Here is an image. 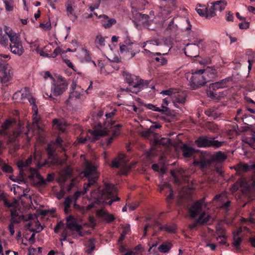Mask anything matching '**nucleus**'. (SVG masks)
<instances>
[{
  "label": "nucleus",
  "mask_w": 255,
  "mask_h": 255,
  "mask_svg": "<svg viewBox=\"0 0 255 255\" xmlns=\"http://www.w3.org/2000/svg\"><path fill=\"white\" fill-rule=\"evenodd\" d=\"M116 112L117 110L115 109L111 112L106 113V118L104 119L103 125L99 124L95 127L93 130H89L87 136L85 138H79V141L84 143L88 138L93 141L98 139L100 136L106 135L110 132H112L113 137L119 136L122 125L118 124L115 126H112L114 123L113 118L116 115Z\"/></svg>",
  "instance_id": "nucleus-1"
},
{
  "label": "nucleus",
  "mask_w": 255,
  "mask_h": 255,
  "mask_svg": "<svg viewBox=\"0 0 255 255\" xmlns=\"http://www.w3.org/2000/svg\"><path fill=\"white\" fill-rule=\"evenodd\" d=\"M33 157L30 156L25 161L19 160L17 162V166L19 169V174L17 177H11L10 179L21 184L24 182V178L27 177L33 181V183L37 187H42L46 184V181L38 172L35 168H30L28 166L31 163Z\"/></svg>",
  "instance_id": "nucleus-2"
},
{
  "label": "nucleus",
  "mask_w": 255,
  "mask_h": 255,
  "mask_svg": "<svg viewBox=\"0 0 255 255\" xmlns=\"http://www.w3.org/2000/svg\"><path fill=\"white\" fill-rule=\"evenodd\" d=\"M96 188L91 191L90 198V200H93L95 203H103L105 200L113 198L106 203L107 204L111 205L114 202L120 200V198L114 196V194L117 192V189L113 184L106 183L105 184L103 189H100L98 186H96Z\"/></svg>",
  "instance_id": "nucleus-3"
},
{
  "label": "nucleus",
  "mask_w": 255,
  "mask_h": 255,
  "mask_svg": "<svg viewBox=\"0 0 255 255\" xmlns=\"http://www.w3.org/2000/svg\"><path fill=\"white\" fill-rule=\"evenodd\" d=\"M84 175L89 180L87 184H85L83 191H78L75 193L73 198L76 201L81 195L85 194L88 190L92 188V191L96 188V184L95 179L99 177V173L97 171V166L93 164L91 162L87 161L85 164V168L84 170Z\"/></svg>",
  "instance_id": "nucleus-4"
},
{
  "label": "nucleus",
  "mask_w": 255,
  "mask_h": 255,
  "mask_svg": "<svg viewBox=\"0 0 255 255\" xmlns=\"http://www.w3.org/2000/svg\"><path fill=\"white\" fill-rule=\"evenodd\" d=\"M3 30L8 36L10 41L9 47L10 51L15 55L21 56L24 52V48L19 34L6 25L4 26Z\"/></svg>",
  "instance_id": "nucleus-5"
},
{
  "label": "nucleus",
  "mask_w": 255,
  "mask_h": 255,
  "mask_svg": "<svg viewBox=\"0 0 255 255\" xmlns=\"http://www.w3.org/2000/svg\"><path fill=\"white\" fill-rule=\"evenodd\" d=\"M123 76L126 81L129 84L126 90L133 93H137L141 89L147 87L148 83L143 80L139 79L135 75L124 72Z\"/></svg>",
  "instance_id": "nucleus-6"
},
{
  "label": "nucleus",
  "mask_w": 255,
  "mask_h": 255,
  "mask_svg": "<svg viewBox=\"0 0 255 255\" xmlns=\"http://www.w3.org/2000/svg\"><path fill=\"white\" fill-rule=\"evenodd\" d=\"M82 226L78 224L75 220H72L71 216L67 217L66 226L62 233V237L60 240L61 245H63L62 242L66 240L68 236H74L75 237L82 236Z\"/></svg>",
  "instance_id": "nucleus-7"
},
{
  "label": "nucleus",
  "mask_w": 255,
  "mask_h": 255,
  "mask_svg": "<svg viewBox=\"0 0 255 255\" xmlns=\"http://www.w3.org/2000/svg\"><path fill=\"white\" fill-rule=\"evenodd\" d=\"M187 79L189 81L190 86L194 89L204 85L210 79H207L204 74V70L201 69L191 74H186Z\"/></svg>",
  "instance_id": "nucleus-8"
},
{
  "label": "nucleus",
  "mask_w": 255,
  "mask_h": 255,
  "mask_svg": "<svg viewBox=\"0 0 255 255\" xmlns=\"http://www.w3.org/2000/svg\"><path fill=\"white\" fill-rule=\"evenodd\" d=\"M160 93L163 96H170L173 105L177 108L179 107V105H182L185 103L186 94L182 91L170 88L161 91Z\"/></svg>",
  "instance_id": "nucleus-9"
},
{
  "label": "nucleus",
  "mask_w": 255,
  "mask_h": 255,
  "mask_svg": "<svg viewBox=\"0 0 255 255\" xmlns=\"http://www.w3.org/2000/svg\"><path fill=\"white\" fill-rule=\"evenodd\" d=\"M4 205L8 207L11 208L10 209L11 219L10 223L15 224L19 223L24 219V216L18 209V203L17 201H14L12 203H9L7 201H4Z\"/></svg>",
  "instance_id": "nucleus-10"
},
{
  "label": "nucleus",
  "mask_w": 255,
  "mask_h": 255,
  "mask_svg": "<svg viewBox=\"0 0 255 255\" xmlns=\"http://www.w3.org/2000/svg\"><path fill=\"white\" fill-rule=\"evenodd\" d=\"M128 161V159L124 154H120L118 158L112 161L111 166L121 168L120 174L127 175L131 168L127 164Z\"/></svg>",
  "instance_id": "nucleus-11"
},
{
  "label": "nucleus",
  "mask_w": 255,
  "mask_h": 255,
  "mask_svg": "<svg viewBox=\"0 0 255 255\" xmlns=\"http://www.w3.org/2000/svg\"><path fill=\"white\" fill-rule=\"evenodd\" d=\"M203 40H197L194 43L187 44L184 51L185 54L190 57H196L199 55V48L203 47Z\"/></svg>",
  "instance_id": "nucleus-12"
},
{
  "label": "nucleus",
  "mask_w": 255,
  "mask_h": 255,
  "mask_svg": "<svg viewBox=\"0 0 255 255\" xmlns=\"http://www.w3.org/2000/svg\"><path fill=\"white\" fill-rule=\"evenodd\" d=\"M68 88V84L62 78H60L57 81L53 80L51 87V91L54 96L61 95Z\"/></svg>",
  "instance_id": "nucleus-13"
},
{
  "label": "nucleus",
  "mask_w": 255,
  "mask_h": 255,
  "mask_svg": "<svg viewBox=\"0 0 255 255\" xmlns=\"http://www.w3.org/2000/svg\"><path fill=\"white\" fill-rule=\"evenodd\" d=\"M64 144V141L60 137L58 136L53 145L52 143L48 145L46 151L49 161L52 163H55L57 161V158L54 154L55 147L54 146H59L62 148V150H64V148L63 147Z\"/></svg>",
  "instance_id": "nucleus-14"
},
{
  "label": "nucleus",
  "mask_w": 255,
  "mask_h": 255,
  "mask_svg": "<svg viewBox=\"0 0 255 255\" xmlns=\"http://www.w3.org/2000/svg\"><path fill=\"white\" fill-rule=\"evenodd\" d=\"M12 76L11 67L6 61L0 58V79L2 83H6L9 81Z\"/></svg>",
  "instance_id": "nucleus-15"
},
{
  "label": "nucleus",
  "mask_w": 255,
  "mask_h": 255,
  "mask_svg": "<svg viewBox=\"0 0 255 255\" xmlns=\"http://www.w3.org/2000/svg\"><path fill=\"white\" fill-rule=\"evenodd\" d=\"M28 100L31 105L32 106V112H33V123L32 127L34 128V132L36 131L39 133L43 131L42 128L40 127L38 124L39 117L37 115L38 108L35 104V99L32 97L30 96L28 99Z\"/></svg>",
  "instance_id": "nucleus-16"
},
{
  "label": "nucleus",
  "mask_w": 255,
  "mask_h": 255,
  "mask_svg": "<svg viewBox=\"0 0 255 255\" xmlns=\"http://www.w3.org/2000/svg\"><path fill=\"white\" fill-rule=\"evenodd\" d=\"M84 93L83 89L77 85L76 81H73L70 87V93L68 100L67 104H70L74 99H80Z\"/></svg>",
  "instance_id": "nucleus-17"
},
{
  "label": "nucleus",
  "mask_w": 255,
  "mask_h": 255,
  "mask_svg": "<svg viewBox=\"0 0 255 255\" xmlns=\"http://www.w3.org/2000/svg\"><path fill=\"white\" fill-rule=\"evenodd\" d=\"M255 186V181L251 180L249 181L247 179H240L233 185L231 190L232 192H235L241 188L243 189H249L252 187Z\"/></svg>",
  "instance_id": "nucleus-18"
},
{
  "label": "nucleus",
  "mask_w": 255,
  "mask_h": 255,
  "mask_svg": "<svg viewBox=\"0 0 255 255\" xmlns=\"http://www.w3.org/2000/svg\"><path fill=\"white\" fill-rule=\"evenodd\" d=\"M172 176L174 178L175 182L177 184H180L183 182L187 180L188 175L186 172L181 168L171 171Z\"/></svg>",
  "instance_id": "nucleus-19"
},
{
  "label": "nucleus",
  "mask_w": 255,
  "mask_h": 255,
  "mask_svg": "<svg viewBox=\"0 0 255 255\" xmlns=\"http://www.w3.org/2000/svg\"><path fill=\"white\" fill-rule=\"evenodd\" d=\"M204 205V200H199L195 202L189 210L190 217L192 218L196 217L202 211Z\"/></svg>",
  "instance_id": "nucleus-20"
},
{
  "label": "nucleus",
  "mask_w": 255,
  "mask_h": 255,
  "mask_svg": "<svg viewBox=\"0 0 255 255\" xmlns=\"http://www.w3.org/2000/svg\"><path fill=\"white\" fill-rule=\"evenodd\" d=\"M72 170L70 167H67L65 169L61 171L57 179L58 182L61 186H63L65 182L71 177Z\"/></svg>",
  "instance_id": "nucleus-21"
},
{
  "label": "nucleus",
  "mask_w": 255,
  "mask_h": 255,
  "mask_svg": "<svg viewBox=\"0 0 255 255\" xmlns=\"http://www.w3.org/2000/svg\"><path fill=\"white\" fill-rule=\"evenodd\" d=\"M97 215L106 221L108 223H111L115 219L113 214H109L108 212L104 209H100L97 211Z\"/></svg>",
  "instance_id": "nucleus-22"
},
{
  "label": "nucleus",
  "mask_w": 255,
  "mask_h": 255,
  "mask_svg": "<svg viewBox=\"0 0 255 255\" xmlns=\"http://www.w3.org/2000/svg\"><path fill=\"white\" fill-rule=\"evenodd\" d=\"M210 158L212 162L222 163L227 159V156L224 152L219 151L212 154Z\"/></svg>",
  "instance_id": "nucleus-23"
},
{
  "label": "nucleus",
  "mask_w": 255,
  "mask_h": 255,
  "mask_svg": "<svg viewBox=\"0 0 255 255\" xmlns=\"http://www.w3.org/2000/svg\"><path fill=\"white\" fill-rule=\"evenodd\" d=\"M66 7L67 15L70 17H74L73 21H75L77 18V16L74 13V10L76 7L74 0H68Z\"/></svg>",
  "instance_id": "nucleus-24"
},
{
  "label": "nucleus",
  "mask_w": 255,
  "mask_h": 255,
  "mask_svg": "<svg viewBox=\"0 0 255 255\" xmlns=\"http://www.w3.org/2000/svg\"><path fill=\"white\" fill-rule=\"evenodd\" d=\"M229 82V78H225L218 82L210 84L209 89L213 91H216L220 89H223L227 87V83Z\"/></svg>",
  "instance_id": "nucleus-25"
},
{
  "label": "nucleus",
  "mask_w": 255,
  "mask_h": 255,
  "mask_svg": "<svg viewBox=\"0 0 255 255\" xmlns=\"http://www.w3.org/2000/svg\"><path fill=\"white\" fill-rule=\"evenodd\" d=\"M210 218V215L204 212L200 215L198 220L193 224L189 225V227L191 230L194 229L198 224H204L207 222Z\"/></svg>",
  "instance_id": "nucleus-26"
},
{
  "label": "nucleus",
  "mask_w": 255,
  "mask_h": 255,
  "mask_svg": "<svg viewBox=\"0 0 255 255\" xmlns=\"http://www.w3.org/2000/svg\"><path fill=\"white\" fill-rule=\"evenodd\" d=\"M99 18H102V25L106 28H110L116 22L115 19L109 18L105 14L100 15Z\"/></svg>",
  "instance_id": "nucleus-27"
},
{
  "label": "nucleus",
  "mask_w": 255,
  "mask_h": 255,
  "mask_svg": "<svg viewBox=\"0 0 255 255\" xmlns=\"http://www.w3.org/2000/svg\"><path fill=\"white\" fill-rule=\"evenodd\" d=\"M53 126L55 128L58 129L62 132H64L66 130L67 124L64 120L54 119L53 121Z\"/></svg>",
  "instance_id": "nucleus-28"
},
{
  "label": "nucleus",
  "mask_w": 255,
  "mask_h": 255,
  "mask_svg": "<svg viewBox=\"0 0 255 255\" xmlns=\"http://www.w3.org/2000/svg\"><path fill=\"white\" fill-rule=\"evenodd\" d=\"M160 44L158 39H153L150 40L146 41L143 44L142 48H144L145 51L148 52L151 54L150 52L149 49L153 50L152 47L156 45L158 46Z\"/></svg>",
  "instance_id": "nucleus-29"
},
{
  "label": "nucleus",
  "mask_w": 255,
  "mask_h": 255,
  "mask_svg": "<svg viewBox=\"0 0 255 255\" xmlns=\"http://www.w3.org/2000/svg\"><path fill=\"white\" fill-rule=\"evenodd\" d=\"M235 168L238 172H246L251 169H255V164L248 165L247 164L239 163L235 166Z\"/></svg>",
  "instance_id": "nucleus-30"
},
{
  "label": "nucleus",
  "mask_w": 255,
  "mask_h": 255,
  "mask_svg": "<svg viewBox=\"0 0 255 255\" xmlns=\"http://www.w3.org/2000/svg\"><path fill=\"white\" fill-rule=\"evenodd\" d=\"M209 136H204L198 138L195 143L199 147L209 148Z\"/></svg>",
  "instance_id": "nucleus-31"
},
{
  "label": "nucleus",
  "mask_w": 255,
  "mask_h": 255,
  "mask_svg": "<svg viewBox=\"0 0 255 255\" xmlns=\"http://www.w3.org/2000/svg\"><path fill=\"white\" fill-rule=\"evenodd\" d=\"M213 5L215 11H219L221 12L225 9L227 5V2L225 0H219L211 3Z\"/></svg>",
  "instance_id": "nucleus-32"
},
{
  "label": "nucleus",
  "mask_w": 255,
  "mask_h": 255,
  "mask_svg": "<svg viewBox=\"0 0 255 255\" xmlns=\"http://www.w3.org/2000/svg\"><path fill=\"white\" fill-rule=\"evenodd\" d=\"M211 163H212V162L211 160V158H202L199 161H195L194 162V164L195 165L199 166L202 170L209 166Z\"/></svg>",
  "instance_id": "nucleus-33"
},
{
  "label": "nucleus",
  "mask_w": 255,
  "mask_h": 255,
  "mask_svg": "<svg viewBox=\"0 0 255 255\" xmlns=\"http://www.w3.org/2000/svg\"><path fill=\"white\" fill-rule=\"evenodd\" d=\"M209 147L218 148L221 147L225 143L224 141H219L215 139V137L209 136Z\"/></svg>",
  "instance_id": "nucleus-34"
},
{
  "label": "nucleus",
  "mask_w": 255,
  "mask_h": 255,
  "mask_svg": "<svg viewBox=\"0 0 255 255\" xmlns=\"http://www.w3.org/2000/svg\"><path fill=\"white\" fill-rule=\"evenodd\" d=\"M181 149L183 152L182 154L185 157H191L195 152V150L193 147L186 144L182 146Z\"/></svg>",
  "instance_id": "nucleus-35"
},
{
  "label": "nucleus",
  "mask_w": 255,
  "mask_h": 255,
  "mask_svg": "<svg viewBox=\"0 0 255 255\" xmlns=\"http://www.w3.org/2000/svg\"><path fill=\"white\" fill-rule=\"evenodd\" d=\"M120 50L121 53H128L130 58L135 55V52L133 51V47H128V45H120Z\"/></svg>",
  "instance_id": "nucleus-36"
},
{
  "label": "nucleus",
  "mask_w": 255,
  "mask_h": 255,
  "mask_svg": "<svg viewBox=\"0 0 255 255\" xmlns=\"http://www.w3.org/2000/svg\"><path fill=\"white\" fill-rule=\"evenodd\" d=\"M8 37V35L5 32L3 33L2 29L0 27V44L1 46L4 47H8L9 44Z\"/></svg>",
  "instance_id": "nucleus-37"
},
{
  "label": "nucleus",
  "mask_w": 255,
  "mask_h": 255,
  "mask_svg": "<svg viewBox=\"0 0 255 255\" xmlns=\"http://www.w3.org/2000/svg\"><path fill=\"white\" fill-rule=\"evenodd\" d=\"M62 53H63V51L61 48H60L59 47H57L54 49L53 53H44L43 51H40V55L43 57L48 58H55L59 54H61Z\"/></svg>",
  "instance_id": "nucleus-38"
},
{
  "label": "nucleus",
  "mask_w": 255,
  "mask_h": 255,
  "mask_svg": "<svg viewBox=\"0 0 255 255\" xmlns=\"http://www.w3.org/2000/svg\"><path fill=\"white\" fill-rule=\"evenodd\" d=\"M227 196L226 193H222L220 195H216L214 198V200H219V201L222 204V207L223 208H227L230 204V201L227 200V202L224 203V200L226 199Z\"/></svg>",
  "instance_id": "nucleus-39"
},
{
  "label": "nucleus",
  "mask_w": 255,
  "mask_h": 255,
  "mask_svg": "<svg viewBox=\"0 0 255 255\" xmlns=\"http://www.w3.org/2000/svg\"><path fill=\"white\" fill-rule=\"evenodd\" d=\"M28 219L31 221V223H32V221L35 222V226L36 227V229L35 230L36 232H40L43 230V227L41 225L39 222L37 220V217L35 215L29 214Z\"/></svg>",
  "instance_id": "nucleus-40"
},
{
  "label": "nucleus",
  "mask_w": 255,
  "mask_h": 255,
  "mask_svg": "<svg viewBox=\"0 0 255 255\" xmlns=\"http://www.w3.org/2000/svg\"><path fill=\"white\" fill-rule=\"evenodd\" d=\"M217 73V70L212 67H208L206 70H204V74L205 76L206 75L208 76V77L206 78L210 79V81H211L212 79L216 77Z\"/></svg>",
  "instance_id": "nucleus-41"
},
{
  "label": "nucleus",
  "mask_w": 255,
  "mask_h": 255,
  "mask_svg": "<svg viewBox=\"0 0 255 255\" xmlns=\"http://www.w3.org/2000/svg\"><path fill=\"white\" fill-rule=\"evenodd\" d=\"M172 247V245L169 242H166L160 245L158 250L161 253H168Z\"/></svg>",
  "instance_id": "nucleus-42"
},
{
  "label": "nucleus",
  "mask_w": 255,
  "mask_h": 255,
  "mask_svg": "<svg viewBox=\"0 0 255 255\" xmlns=\"http://www.w3.org/2000/svg\"><path fill=\"white\" fill-rule=\"evenodd\" d=\"M57 45V42H51L49 43L48 44L45 46L43 48V49H41L40 48H38V47L37 48L38 50V53L40 54V51H43L44 53H51V51L52 50V49L55 47V46Z\"/></svg>",
  "instance_id": "nucleus-43"
},
{
  "label": "nucleus",
  "mask_w": 255,
  "mask_h": 255,
  "mask_svg": "<svg viewBox=\"0 0 255 255\" xmlns=\"http://www.w3.org/2000/svg\"><path fill=\"white\" fill-rule=\"evenodd\" d=\"M3 148L2 142L0 141V154L1 153V149ZM0 165L1 166V169L3 171L6 173H11L12 169L10 166L4 163L2 160L0 158Z\"/></svg>",
  "instance_id": "nucleus-44"
},
{
  "label": "nucleus",
  "mask_w": 255,
  "mask_h": 255,
  "mask_svg": "<svg viewBox=\"0 0 255 255\" xmlns=\"http://www.w3.org/2000/svg\"><path fill=\"white\" fill-rule=\"evenodd\" d=\"M166 54L167 52L163 54H161L160 52L151 53L152 55L158 56L157 57H155V60L157 62L160 63L162 65L166 64L167 62V59L163 57V55Z\"/></svg>",
  "instance_id": "nucleus-45"
},
{
  "label": "nucleus",
  "mask_w": 255,
  "mask_h": 255,
  "mask_svg": "<svg viewBox=\"0 0 255 255\" xmlns=\"http://www.w3.org/2000/svg\"><path fill=\"white\" fill-rule=\"evenodd\" d=\"M96 240L94 239H90L85 244L86 247V252L88 254L91 253L95 248Z\"/></svg>",
  "instance_id": "nucleus-46"
},
{
  "label": "nucleus",
  "mask_w": 255,
  "mask_h": 255,
  "mask_svg": "<svg viewBox=\"0 0 255 255\" xmlns=\"http://www.w3.org/2000/svg\"><path fill=\"white\" fill-rule=\"evenodd\" d=\"M242 241V239L241 237L236 236L235 234H234V240L232 244L235 247V252H239L240 251V245Z\"/></svg>",
  "instance_id": "nucleus-47"
},
{
  "label": "nucleus",
  "mask_w": 255,
  "mask_h": 255,
  "mask_svg": "<svg viewBox=\"0 0 255 255\" xmlns=\"http://www.w3.org/2000/svg\"><path fill=\"white\" fill-rule=\"evenodd\" d=\"M96 46L97 47H104L105 45V39L101 34L96 36L95 40Z\"/></svg>",
  "instance_id": "nucleus-48"
},
{
  "label": "nucleus",
  "mask_w": 255,
  "mask_h": 255,
  "mask_svg": "<svg viewBox=\"0 0 255 255\" xmlns=\"http://www.w3.org/2000/svg\"><path fill=\"white\" fill-rule=\"evenodd\" d=\"M205 11H206V17L207 18H211L214 16H215L216 14V11L215 10L213 5L212 4V6L210 7H205Z\"/></svg>",
  "instance_id": "nucleus-49"
},
{
  "label": "nucleus",
  "mask_w": 255,
  "mask_h": 255,
  "mask_svg": "<svg viewBox=\"0 0 255 255\" xmlns=\"http://www.w3.org/2000/svg\"><path fill=\"white\" fill-rule=\"evenodd\" d=\"M103 64L99 63V66L101 67L100 72L101 74L105 75L109 74L112 72L111 70L112 66L110 65H107L105 67L102 66Z\"/></svg>",
  "instance_id": "nucleus-50"
},
{
  "label": "nucleus",
  "mask_w": 255,
  "mask_h": 255,
  "mask_svg": "<svg viewBox=\"0 0 255 255\" xmlns=\"http://www.w3.org/2000/svg\"><path fill=\"white\" fill-rule=\"evenodd\" d=\"M3 3L5 5V8L7 11H11L13 10V1L12 0H3Z\"/></svg>",
  "instance_id": "nucleus-51"
},
{
  "label": "nucleus",
  "mask_w": 255,
  "mask_h": 255,
  "mask_svg": "<svg viewBox=\"0 0 255 255\" xmlns=\"http://www.w3.org/2000/svg\"><path fill=\"white\" fill-rule=\"evenodd\" d=\"M11 123L10 120H6L2 125V129L0 130V134H5V130L9 127Z\"/></svg>",
  "instance_id": "nucleus-52"
},
{
  "label": "nucleus",
  "mask_w": 255,
  "mask_h": 255,
  "mask_svg": "<svg viewBox=\"0 0 255 255\" xmlns=\"http://www.w3.org/2000/svg\"><path fill=\"white\" fill-rule=\"evenodd\" d=\"M146 107L149 110H151L155 112H159L161 113H163L164 112V110L160 109L159 108L156 107L155 105H153L151 104H148L146 105Z\"/></svg>",
  "instance_id": "nucleus-53"
},
{
  "label": "nucleus",
  "mask_w": 255,
  "mask_h": 255,
  "mask_svg": "<svg viewBox=\"0 0 255 255\" xmlns=\"http://www.w3.org/2000/svg\"><path fill=\"white\" fill-rule=\"evenodd\" d=\"M152 169L155 171H160L162 174L164 173L165 172V168L164 167L162 166L160 167L159 165L157 164H153L152 165Z\"/></svg>",
  "instance_id": "nucleus-54"
},
{
  "label": "nucleus",
  "mask_w": 255,
  "mask_h": 255,
  "mask_svg": "<svg viewBox=\"0 0 255 255\" xmlns=\"http://www.w3.org/2000/svg\"><path fill=\"white\" fill-rule=\"evenodd\" d=\"M30 92L28 88H25L22 91L21 93V99H28L30 97Z\"/></svg>",
  "instance_id": "nucleus-55"
},
{
  "label": "nucleus",
  "mask_w": 255,
  "mask_h": 255,
  "mask_svg": "<svg viewBox=\"0 0 255 255\" xmlns=\"http://www.w3.org/2000/svg\"><path fill=\"white\" fill-rule=\"evenodd\" d=\"M205 114L208 117H212L214 119L218 118L217 114L216 112L212 109H209L205 112Z\"/></svg>",
  "instance_id": "nucleus-56"
},
{
  "label": "nucleus",
  "mask_w": 255,
  "mask_h": 255,
  "mask_svg": "<svg viewBox=\"0 0 255 255\" xmlns=\"http://www.w3.org/2000/svg\"><path fill=\"white\" fill-rule=\"evenodd\" d=\"M104 114V112L102 110H99L96 113H94L92 115L93 120H99V118H101Z\"/></svg>",
  "instance_id": "nucleus-57"
},
{
  "label": "nucleus",
  "mask_w": 255,
  "mask_h": 255,
  "mask_svg": "<svg viewBox=\"0 0 255 255\" xmlns=\"http://www.w3.org/2000/svg\"><path fill=\"white\" fill-rule=\"evenodd\" d=\"M64 222L63 221H60L58 222L56 226V227L54 228V231L55 233H57L60 230L63 228L64 226Z\"/></svg>",
  "instance_id": "nucleus-58"
},
{
  "label": "nucleus",
  "mask_w": 255,
  "mask_h": 255,
  "mask_svg": "<svg viewBox=\"0 0 255 255\" xmlns=\"http://www.w3.org/2000/svg\"><path fill=\"white\" fill-rule=\"evenodd\" d=\"M214 91H213L212 90L209 89V90L207 92L208 97L212 99H218L219 98V96H218V94L214 92Z\"/></svg>",
  "instance_id": "nucleus-59"
},
{
  "label": "nucleus",
  "mask_w": 255,
  "mask_h": 255,
  "mask_svg": "<svg viewBox=\"0 0 255 255\" xmlns=\"http://www.w3.org/2000/svg\"><path fill=\"white\" fill-rule=\"evenodd\" d=\"M139 18L143 20V23L148 24L149 21V16L147 14H139Z\"/></svg>",
  "instance_id": "nucleus-60"
},
{
  "label": "nucleus",
  "mask_w": 255,
  "mask_h": 255,
  "mask_svg": "<svg viewBox=\"0 0 255 255\" xmlns=\"http://www.w3.org/2000/svg\"><path fill=\"white\" fill-rule=\"evenodd\" d=\"M170 101H171V98L170 96H168V97L164 98L163 100L162 107L163 108L167 109V106L168 105Z\"/></svg>",
  "instance_id": "nucleus-61"
},
{
  "label": "nucleus",
  "mask_w": 255,
  "mask_h": 255,
  "mask_svg": "<svg viewBox=\"0 0 255 255\" xmlns=\"http://www.w3.org/2000/svg\"><path fill=\"white\" fill-rule=\"evenodd\" d=\"M250 23L249 22L245 21L244 22L240 23L239 24V27L241 29H246L249 28Z\"/></svg>",
  "instance_id": "nucleus-62"
},
{
  "label": "nucleus",
  "mask_w": 255,
  "mask_h": 255,
  "mask_svg": "<svg viewBox=\"0 0 255 255\" xmlns=\"http://www.w3.org/2000/svg\"><path fill=\"white\" fill-rule=\"evenodd\" d=\"M165 230L167 232L173 233L176 230V227L174 225L173 226H165L164 227Z\"/></svg>",
  "instance_id": "nucleus-63"
},
{
  "label": "nucleus",
  "mask_w": 255,
  "mask_h": 255,
  "mask_svg": "<svg viewBox=\"0 0 255 255\" xmlns=\"http://www.w3.org/2000/svg\"><path fill=\"white\" fill-rule=\"evenodd\" d=\"M226 20L228 21H233L234 20L233 14L230 11L226 13Z\"/></svg>",
  "instance_id": "nucleus-64"
}]
</instances>
